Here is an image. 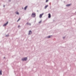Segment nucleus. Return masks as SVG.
I'll return each mask as SVG.
<instances>
[{
	"mask_svg": "<svg viewBox=\"0 0 76 76\" xmlns=\"http://www.w3.org/2000/svg\"><path fill=\"white\" fill-rule=\"evenodd\" d=\"M36 15H35V13H32L31 15V16L32 17H33V18H35V17Z\"/></svg>",
	"mask_w": 76,
	"mask_h": 76,
	"instance_id": "f257e3e1",
	"label": "nucleus"
},
{
	"mask_svg": "<svg viewBox=\"0 0 76 76\" xmlns=\"http://www.w3.org/2000/svg\"><path fill=\"white\" fill-rule=\"evenodd\" d=\"M32 34V31L30 30L29 31L28 34V35H31Z\"/></svg>",
	"mask_w": 76,
	"mask_h": 76,
	"instance_id": "f03ea898",
	"label": "nucleus"
},
{
	"mask_svg": "<svg viewBox=\"0 0 76 76\" xmlns=\"http://www.w3.org/2000/svg\"><path fill=\"white\" fill-rule=\"evenodd\" d=\"M52 37H53V36L52 35H50V36H48V37H47V38H52Z\"/></svg>",
	"mask_w": 76,
	"mask_h": 76,
	"instance_id": "7ed1b4c3",
	"label": "nucleus"
},
{
	"mask_svg": "<svg viewBox=\"0 0 76 76\" xmlns=\"http://www.w3.org/2000/svg\"><path fill=\"white\" fill-rule=\"evenodd\" d=\"M26 60H27V58H22V60H23V61H26Z\"/></svg>",
	"mask_w": 76,
	"mask_h": 76,
	"instance_id": "20e7f679",
	"label": "nucleus"
},
{
	"mask_svg": "<svg viewBox=\"0 0 76 76\" xmlns=\"http://www.w3.org/2000/svg\"><path fill=\"white\" fill-rule=\"evenodd\" d=\"M8 23H9V22H7L5 24H4L3 25V26H7V24H8Z\"/></svg>",
	"mask_w": 76,
	"mask_h": 76,
	"instance_id": "39448f33",
	"label": "nucleus"
},
{
	"mask_svg": "<svg viewBox=\"0 0 76 76\" xmlns=\"http://www.w3.org/2000/svg\"><path fill=\"white\" fill-rule=\"evenodd\" d=\"M44 15V13H43L41 14H40L39 16V17L40 18H42V15Z\"/></svg>",
	"mask_w": 76,
	"mask_h": 76,
	"instance_id": "423d86ee",
	"label": "nucleus"
},
{
	"mask_svg": "<svg viewBox=\"0 0 76 76\" xmlns=\"http://www.w3.org/2000/svg\"><path fill=\"white\" fill-rule=\"evenodd\" d=\"M26 25H29L30 26H31V23H29L28 22H27L26 23Z\"/></svg>",
	"mask_w": 76,
	"mask_h": 76,
	"instance_id": "0eeeda50",
	"label": "nucleus"
},
{
	"mask_svg": "<svg viewBox=\"0 0 76 76\" xmlns=\"http://www.w3.org/2000/svg\"><path fill=\"white\" fill-rule=\"evenodd\" d=\"M27 8H28V6H26V7H24V10H26Z\"/></svg>",
	"mask_w": 76,
	"mask_h": 76,
	"instance_id": "6e6552de",
	"label": "nucleus"
},
{
	"mask_svg": "<svg viewBox=\"0 0 76 76\" xmlns=\"http://www.w3.org/2000/svg\"><path fill=\"white\" fill-rule=\"evenodd\" d=\"M71 6V4H68L66 5V7H69V6Z\"/></svg>",
	"mask_w": 76,
	"mask_h": 76,
	"instance_id": "1a4fd4ad",
	"label": "nucleus"
},
{
	"mask_svg": "<svg viewBox=\"0 0 76 76\" xmlns=\"http://www.w3.org/2000/svg\"><path fill=\"white\" fill-rule=\"evenodd\" d=\"M48 18H51V14H50V13H49L48 14Z\"/></svg>",
	"mask_w": 76,
	"mask_h": 76,
	"instance_id": "9d476101",
	"label": "nucleus"
},
{
	"mask_svg": "<svg viewBox=\"0 0 76 76\" xmlns=\"http://www.w3.org/2000/svg\"><path fill=\"white\" fill-rule=\"evenodd\" d=\"M15 13L17 14V15H19V12H15Z\"/></svg>",
	"mask_w": 76,
	"mask_h": 76,
	"instance_id": "9b49d317",
	"label": "nucleus"
},
{
	"mask_svg": "<svg viewBox=\"0 0 76 76\" xmlns=\"http://www.w3.org/2000/svg\"><path fill=\"white\" fill-rule=\"evenodd\" d=\"M0 75H2V71H1V70L0 71Z\"/></svg>",
	"mask_w": 76,
	"mask_h": 76,
	"instance_id": "f8f14e48",
	"label": "nucleus"
},
{
	"mask_svg": "<svg viewBox=\"0 0 76 76\" xmlns=\"http://www.w3.org/2000/svg\"><path fill=\"white\" fill-rule=\"evenodd\" d=\"M48 5H46V6H45V9H46L47 7H48Z\"/></svg>",
	"mask_w": 76,
	"mask_h": 76,
	"instance_id": "ddd939ff",
	"label": "nucleus"
},
{
	"mask_svg": "<svg viewBox=\"0 0 76 76\" xmlns=\"http://www.w3.org/2000/svg\"><path fill=\"white\" fill-rule=\"evenodd\" d=\"M20 20V18H19L18 19V20L17 21V22H19V20Z\"/></svg>",
	"mask_w": 76,
	"mask_h": 76,
	"instance_id": "4468645a",
	"label": "nucleus"
},
{
	"mask_svg": "<svg viewBox=\"0 0 76 76\" xmlns=\"http://www.w3.org/2000/svg\"><path fill=\"white\" fill-rule=\"evenodd\" d=\"M41 22H42V20L40 21L39 22V23H41Z\"/></svg>",
	"mask_w": 76,
	"mask_h": 76,
	"instance_id": "2eb2a0df",
	"label": "nucleus"
},
{
	"mask_svg": "<svg viewBox=\"0 0 76 76\" xmlns=\"http://www.w3.org/2000/svg\"><path fill=\"white\" fill-rule=\"evenodd\" d=\"M9 36V34H7L6 35V37H8Z\"/></svg>",
	"mask_w": 76,
	"mask_h": 76,
	"instance_id": "dca6fc26",
	"label": "nucleus"
},
{
	"mask_svg": "<svg viewBox=\"0 0 76 76\" xmlns=\"http://www.w3.org/2000/svg\"><path fill=\"white\" fill-rule=\"evenodd\" d=\"M20 26H18V28H20Z\"/></svg>",
	"mask_w": 76,
	"mask_h": 76,
	"instance_id": "f3484780",
	"label": "nucleus"
},
{
	"mask_svg": "<svg viewBox=\"0 0 76 76\" xmlns=\"http://www.w3.org/2000/svg\"><path fill=\"white\" fill-rule=\"evenodd\" d=\"M66 38V36H64L63 37V38Z\"/></svg>",
	"mask_w": 76,
	"mask_h": 76,
	"instance_id": "a211bd4d",
	"label": "nucleus"
},
{
	"mask_svg": "<svg viewBox=\"0 0 76 76\" xmlns=\"http://www.w3.org/2000/svg\"><path fill=\"white\" fill-rule=\"evenodd\" d=\"M11 2V0H9V2Z\"/></svg>",
	"mask_w": 76,
	"mask_h": 76,
	"instance_id": "6ab92c4d",
	"label": "nucleus"
},
{
	"mask_svg": "<svg viewBox=\"0 0 76 76\" xmlns=\"http://www.w3.org/2000/svg\"><path fill=\"white\" fill-rule=\"evenodd\" d=\"M46 1V2H48V0H47Z\"/></svg>",
	"mask_w": 76,
	"mask_h": 76,
	"instance_id": "aec40b11",
	"label": "nucleus"
},
{
	"mask_svg": "<svg viewBox=\"0 0 76 76\" xmlns=\"http://www.w3.org/2000/svg\"><path fill=\"white\" fill-rule=\"evenodd\" d=\"M3 7H5V5H4V6H3Z\"/></svg>",
	"mask_w": 76,
	"mask_h": 76,
	"instance_id": "412c9836",
	"label": "nucleus"
},
{
	"mask_svg": "<svg viewBox=\"0 0 76 76\" xmlns=\"http://www.w3.org/2000/svg\"><path fill=\"white\" fill-rule=\"evenodd\" d=\"M22 9H23V7H22Z\"/></svg>",
	"mask_w": 76,
	"mask_h": 76,
	"instance_id": "4be33fe9",
	"label": "nucleus"
}]
</instances>
